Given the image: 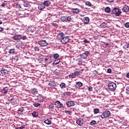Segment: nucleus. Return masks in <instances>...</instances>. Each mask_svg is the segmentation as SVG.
Instances as JSON below:
<instances>
[{
  "instance_id": "nucleus-1",
  "label": "nucleus",
  "mask_w": 129,
  "mask_h": 129,
  "mask_svg": "<svg viewBox=\"0 0 129 129\" xmlns=\"http://www.w3.org/2000/svg\"><path fill=\"white\" fill-rule=\"evenodd\" d=\"M80 74H81L80 70L79 69H76L74 73H72L69 75V77L70 78H75V77L79 76Z\"/></svg>"
},
{
  "instance_id": "nucleus-2",
  "label": "nucleus",
  "mask_w": 129,
  "mask_h": 129,
  "mask_svg": "<svg viewBox=\"0 0 129 129\" xmlns=\"http://www.w3.org/2000/svg\"><path fill=\"white\" fill-rule=\"evenodd\" d=\"M8 101L12 104V105H16L18 104L19 101L18 100V96H14L8 98Z\"/></svg>"
},
{
  "instance_id": "nucleus-3",
  "label": "nucleus",
  "mask_w": 129,
  "mask_h": 129,
  "mask_svg": "<svg viewBox=\"0 0 129 129\" xmlns=\"http://www.w3.org/2000/svg\"><path fill=\"white\" fill-rule=\"evenodd\" d=\"M52 62V57L51 56H46L44 58L43 60V65H44V67H47L49 64H51Z\"/></svg>"
},
{
  "instance_id": "nucleus-4",
  "label": "nucleus",
  "mask_w": 129,
  "mask_h": 129,
  "mask_svg": "<svg viewBox=\"0 0 129 129\" xmlns=\"http://www.w3.org/2000/svg\"><path fill=\"white\" fill-rule=\"evenodd\" d=\"M110 111L108 110H106L104 111L101 115H100V117L101 118H102V119L104 118H106L107 117H109L111 115Z\"/></svg>"
},
{
  "instance_id": "nucleus-5",
  "label": "nucleus",
  "mask_w": 129,
  "mask_h": 129,
  "mask_svg": "<svg viewBox=\"0 0 129 129\" xmlns=\"http://www.w3.org/2000/svg\"><path fill=\"white\" fill-rule=\"evenodd\" d=\"M121 14V12L119 9L115 8L112 10L111 15H115L116 17H119Z\"/></svg>"
},
{
  "instance_id": "nucleus-6",
  "label": "nucleus",
  "mask_w": 129,
  "mask_h": 129,
  "mask_svg": "<svg viewBox=\"0 0 129 129\" xmlns=\"http://www.w3.org/2000/svg\"><path fill=\"white\" fill-rule=\"evenodd\" d=\"M108 87L111 91H114L116 89V84L113 82L109 83L108 85Z\"/></svg>"
},
{
  "instance_id": "nucleus-7",
  "label": "nucleus",
  "mask_w": 129,
  "mask_h": 129,
  "mask_svg": "<svg viewBox=\"0 0 129 129\" xmlns=\"http://www.w3.org/2000/svg\"><path fill=\"white\" fill-rule=\"evenodd\" d=\"M38 44L41 47H46L48 46V42L45 40H42L38 41Z\"/></svg>"
},
{
  "instance_id": "nucleus-8",
  "label": "nucleus",
  "mask_w": 129,
  "mask_h": 129,
  "mask_svg": "<svg viewBox=\"0 0 129 129\" xmlns=\"http://www.w3.org/2000/svg\"><path fill=\"white\" fill-rule=\"evenodd\" d=\"M1 92L2 94H3L4 95L7 94V93L8 92H9V88H8V87H6L3 88L1 91Z\"/></svg>"
},
{
  "instance_id": "nucleus-9",
  "label": "nucleus",
  "mask_w": 129,
  "mask_h": 129,
  "mask_svg": "<svg viewBox=\"0 0 129 129\" xmlns=\"http://www.w3.org/2000/svg\"><path fill=\"white\" fill-rule=\"evenodd\" d=\"M35 100H37L38 102H43L44 100H45V98L44 97H43V96L39 95L37 96V98L35 99Z\"/></svg>"
},
{
  "instance_id": "nucleus-10",
  "label": "nucleus",
  "mask_w": 129,
  "mask_h": 129,
  "mask_svg": "<svg viewBox=\"0 0 129 129\" xmlns=\"http://www.w3.org/2000/svg\"><path fill=\"white\" fill-rule=\"evenodd\" d=\"M62 44H67L69 42V38L68 37H64L61 39Z\"/></svg>"
},
{
  "instance_id": "nucleus-11",
  "label": "nucleus",
  "mask_w": 129,
  "mask_h": 129,
  "mask_svg": "<svg viewBox=\"0 0 129 129\" xmlns=\"http://www.w3.org/2000/svg\"><path fill=\"white\" fill-rule=\"evenodd\" d=\"M66 104L68 107H71V106H74L75 105V103L73 101H69L66 102Z\"/></svg>"
},
{
  "instance_id": "nucleus-12",
  "label": "nucleus",
  "mask_w": 129,
  "mask_h": 129,
  "mask_svg": "<svg viewBox=\"0 0 129 129\" xmlns=\"http://www.w3.org/2000/svg\"><path fill=\"white\" fill-rule=\"evenodd\" d=\"M55 105L57 107V108H62L63 107V104L59 101H57L55 103Z\"/></svg>"
},
{
  "instance_id": "nucleus-13",
  "label": "nucleus",
  "mask_w": 129,
  "mask_h": 129,
  "mask_svg": "<svg viewBox=\"0 0 129 129\" xmlns=\"http://www.w3.org/2000/svg\"><path fill=\"white\" fill-rule=\"evenodd\" d=\"M14 40H19L22 39V35H16L12 37Z\"/></svg>"
},
{
  "instance_id": "nucleus-14",
  "label": "nucleus",
  "mask_w": 129,
  "mask_h": 129,
  "mask_svg": "<svg viewBox=\"0 0 129 129\" xmlns=\"http://www.w3.org/2000/svg\"><path fill=\"white\" fill-rule=\"evenodd\" d=\"M77 123L80 126L83 124V119L79 118L78 120H77Z\"/></svg>"
},
{
  "instance_id": "nucleus-15",
  "label": "nucleus",
  "mask_w": 129,
  "mask_h": 129,
  "mask_svg": "<svg viewBox=\"0 0 129 129\" xmlns=\"http://www.w3.org/2000/svg\"><path fill=\"white\" fill-rule=\"evenodd\" d=\"M83 85V84L81 83V82H78L77 83H76V88H78V89H79L80 87H82Z\"/></svg>"
},
{
  "instance_id": "nucleus-16",
  "label": "nucleus",
  "mask_w": 129,
  "mask_h": 129,
  "mask_svg": "<svg viewBox=\"0 0 129 129\" xmlns=\"http://www.w3.org/2000/svg\"><path fill=\"white\" fill-rule=\"evenodd\" d=\"M122 11L123 13H128V12H129V7L127 6H125L122 9Z\"/></svg>"
},
{
  "instance_id": "nucleus-17",
  "label": "nucleus",
  "mask_w": 129,
  "mask_h": 129,
  "mask_svg": "<svg viewBox=\"0 0 129 129\" xmlns=\"http://www.w3.org/2000/svg\"><path fill=\"white\" fill-rule=\"evenodd\" d=\"M61 72H62V71L58 68L57 69H56L55 71H54L53 73L55 75H59Z\"/></svg>"
},
{
  "instance_id": "nucleus-18",
  "label": "nucleus",
  "mask_w": 129,
  "mask_h": 129,
  "mask_svg": "<svg viewBox=\"0 0 129 129\" xmlns=\"http://www.w3.org/2000/svg\"><path fill=\"white\" fill-rule=\"evenodd\" d=\"M30 92L32 94H37L38 93V89L35 88H33V89L30 90Z\"/></svg>"
},
{
  "instance_id": "nucleus-19",
  "label": "nucleus",
  "mask_w": 129,
  "mask_h": 129,
  "mask_svg": "<svg viewBox=\"0 0 129 129\" xmlns=\"http://www.w3.org/2000/svg\"><path fill=\"white\" fill-rule=\"evenodd\" d=\"M48 85L50 86V87H53L54 86H56V82L55 81L49 82Z\"/></svg>"
},
{
  "instance_id": "nucleus-20",
  "label": "nucleus",
  "mask_w": 129,
  "mask_h": 129,
  "mask_svg": "<svg viewBox=\"0 0 129 129\" xmlns=\"http://www.w3.org/2000/svg\"><path fill=\"white\" fill-rule=\"evenodd\" d=\"M89 18L88 17H85L83 19V22L85 24H88L89 23Z\"/></svg>"
},
{
  "instance_id": "nucleus-21",
  "label": "nucleus",
  "mask_w": 129,
  "mask_h": 129,
  "mask_svg": "<svg viewBox=\"0 0 129 129\" xmlns=\"http://www.w3.org/2000/svg\"><path fill=\"white\" fill-rule=\"evenodd\" d=\"M9 72H10L6 69L2 70L1 71V73H2V74H4V75H6V74H9Z\"/></svg>"
},
{
  "instance_id": "nucleus-22",
  "label": "nucleus",
  "mask_w": 129,
  "mask_h": 129,
  "mask_svg": "<svg viewBox=\"0 0 129 129\" xmlns=\"http://www.w3.org/2000/svg\"><path fill=\"white\" fill-rule=\"evenodd\" d=\"M45 6L44 4V3H42L40 5H39L38 6V9L39 10H40V11H42V10H44V9H45Z\"/></svg>"
},
{
  "instance_id": "nucleus-23",
  "label": "nucleus",
  "mask_w": 129,
  "mask_h": 129,
  "mask_svg": "<svg viewBox=\"0 0 129 129\" xmlns=\"http://www.w3.org/2000/svg\"><path fill=\"white\" fill-rule=\"evenodd\" d=\"M43 5H44L45 7H49V6L51 5V2L49 1H45L43 3Z\"/></svg>"
},
{
  "instance_id": "nucleus-24",
  "label": "nucleus",
  "mask_w": 129,
  "mask_h": 129,
  "mask_svg": "<svg viewBox=\"0 0 129 129\" xmlns=\"http://www.w3.org/2000/svg\"><path fill=\"white\" fill-rule=\"evenodd\" d=\"M54 65H58L59 63H61V61L60 60V59L59 58H55V59L54 60L53 62Z\"/></svg>"
},
{
  "instance_id": "nucleus-25",
  "label": "nucleus",
  "mask_w": 129,
  "mask_h": 129,
  "mask_svg": "<svg viewBox=\"0 0 129 129\" xmlns=\"http://www.w3.org/2000/svg\"><path fill=\"white\" fill-rule=\"evenodd\" d=\"M60 67H66L67 66V63L66 61H63V62H60Z\"/></svg>"
},
{
  "instance_id": "nucleus-26",
  "label": "nucleus",
  "mask_w": 129,
  "mask_h": 129,
  "mask_svg": "<svg viewBox=\"0 0 129 129\" xmlns=\"http://www.w3.org/2000/svg\"><path fill=\"white\" fill-rule=\"evenodd\" d=\"M59 86L60 88H61V89H65V88H66V84L64 83H61L60 84Z\"/></svg>"
},
{
  "instance_id": "nucleus-27",
  "label": "nucleus",
  "mask_w": 129,
  "mask_h": 129,
  "mask_svg": "<svg viewBox=\"0 0 129 129\" xmlns=\"http://www.w3.org/2000/svg\"><path fill=\"white\" fill-rule=\"evenodd\" d=\"M44 122L45 123H46V124H48V125H50L51 124V123H52V121L50 119H47L44 121Z\"/></svg>"
},
{
  "instance_id": "nucleus-28",
  "label": "nucleus",
  "mask_w": 129,
  "mask_h": 129,
  "mask_svg": "<svg viewBox=\"0 0 129 129\" xmlns=\"http://www.w3.org/2000/svg\"><path fill=\"white\" fill-rule=\"evenodd\" d=\"M72 11L74 14H78L79 13V9L78 8L73 9Z\"/></svg>"
},
{
  "instance_id": "nucleus-29",
  "label": "nucleus",
  "mask_w": 129,
  "mask_h": 129,
  "mask_svg": "<svg viewBox=\"0 0 129 129\" xmlns=\"http://www.w3.org/2000/svg\"><path fill=\"white\" fill-rule=\"evenodd\" d=\"M32 116L33 117H37L39 115V113L37 111H34L32 113Z\"/></svg>"
},
{
  "instance_id": "nucleus-30",
  "label": "nucleus",
  "mask_w": 129,
  "mask_h": 129,
  "mask_svg": "<svg viewBox=\"0 0 129 129\" xmlns=\"http://www.w3.org/2000/svg\"><path fill=\"white\" fill-rule=\"evenodd\" d=\"M63 36H64V33H63V32L58 33L57 34V38L58 39H61V38H62L63 37Z\"/></svg>"
},
{
  "instance_id": "nucleus-31",
  "label": "nucleus",
  "mask_w": 129,
  "mask_h": 129,
  "mask_svg": "<svg viewBox=\"0 0 129 129\" xmlns=\"http://www.w3.org/2000/svg\"><path fill=\"white\" fill-rule=\"evenodd\" d=\"M81 58H82V59H87V55H86L84 53H82L81 55Z\"/></svg>"
},
{
  "instance_id": "nucleus-32",
  "label": "nucleus",
  "mask_w": 129,
  "mask_h": 129,
  "mask_svg": "<svg viewBox=\"0 0 129 129\" xmlns=\"http://www.w3.org/2000/svg\"><path fill=\"white\" fill-rule=\"evenodd\" d=\"M100 110L98 108L94 109V113L95 114H97V113H99Z\"/></svg>"
},
{
  "instance_id": "nucleus-33",
  "label": "nucleus",
  "mask_w": 129,
  "mask_h": 129,
  "mask_svg": "<svg viewBox=\"0 0 129 129\" xmlns=\"http://www.w3.org/2000/svg\"><path fill=\"white\" fill-rule=\"evenodd\" d=\"M60 21L61 22H67V17L65 16H62L60 18Z\"/></svg>"
},
{
  "instance_id": "nucleus-34",
  "label": "nucleus",
  "mask_w": 129,
  "mask_h": 129,
  "mask_svg": "<svg viewBox=\"0 0 129 129\" xmlns=\"http://www.w3.org/2000/svg\"><path fill=\"white\" fill-rule=\"evenodd\" d=\"M34 106H35V107H38V106H41V104L35 102L34 104H33Z\"/></svg>"
},
{
  "instance_id": "nucleus-35",
  "label": "nucleus",
  "mask_w": 129,
  "mask_h": 129,
  "mask_svg": "<svg viewBox=\"0 0 129 129\" xmlns=\"http://www.w3.org/2000/svg\"><path fill=\"white\" fill-rule=\"evenodd\" d=\"M105 12L106 13H110V8L107 7L105 9Z\"/></svg>"
},
{
  "instance_id": "nucleus-36",
  "label": "nucleus",
  "mask_w": 129,
  "mask_h": 129,
  "mask_svg": "<svg viewBox=\"0 0 129 129\" xmlns=\"http://www.w3.org/2000/svg\"><path fill=\"white\" fill-rule=\"evenodd\" d=\"M94 124H96V121L93 120L91 122H90V125H94Z\"/></svg>"
},
{
  "instance_id": "nucleus-37",
  "label": "nucleus",
  "mask_w": 129,
  "mask_h": 129,
  "mask_svg": "<svg viewBox=\"0 0 129 129\" xmlns=\"http://www.w3.org/2000/svg\"><path fill=\"white\" fill-rule=\"evenodd\" d=\"M86 6H88V7H92V4L90 2H87L85 3Z\"/></svg>"
},
{
  "instance_id": "nucleus-38",
  "label": "nucleus",
  "mask_w": 129,
  "mask_h": 129,
  "mask_svg": "<svg viewBox=\"0 0 129 129\" xmlns=\"http://www.w3.org/2000/svg\"><path fill=\"white\" fill-rule=\"evenodd\" d=\"M7 6H8V2L7 1H4L2 4V7H7Z\"/></svg>"
},
{
  "instance_id": "nucleus-39",
  "label": "nucleus",
  "mask_w": 129,
  "mask_h": 129,
  "mask_svg": "<svg viewBox=\"0 0 129 129\" xmlns=\"http://www.w3.org/2000/svg\"><path fill=\"white\" fill-rule=\"evenodd\" d=\"M53 58H54V59H58V58H59V54H58V53L54 54Z\"/></svg>"
},
{
  "instance_id": "nucleus-40",
  "label": "nucleus",
  "mask_w": 129,
  "mask_h": 129,
  "mask_svg": "<svg viewBox=\"0 0 129 129\" xmlns=\"http://www.w3.org/2000/svg\"><path fill=\"white\" fill-rule=\"evenodd\" d=\"M16 8L17 9H23V7H22V5L20 4H17L15 6Z\"/></svg>"
},
{
  "instance_id": "nucleus-41",
  "label": "nucleus",
  "mask_w": 129,
  "mask_h": 129,
  "mask_svg": "<svg viewBox=\"0 0 129 129\" xmlns=\"http://www.w3.org/2000/svg\"><path fill=\"white\" fill-rule=\"evenodd\" d=\"M72 21V18H71V16H69L67 17V22H71Z\"/></svg>"
},
{
  "instance_id": "nucleus-42",
  "label": "nucleus",
  "mask_w": 129,
  "mask_h": 129,
  "mask_svg": "<svg viewBox=\"0 0 129 129\" xmlns=\"http://www.w3.org/2000/svg\"><path fill=\"white\" fill-rule=\"evenodd\" d=\"M9 53H10V54H14V53H15V49H11Z\"/></svg>"
},
{
  "instance_id": "nucleus-43",
  "label": "nucleus",
  "mask_w": 129,
  "mask_h": 129,
  "mask_svg": "<svg viewBox=\"0 0 129 129\" xmlns=\"http://www.w3.org/2000/svg\"><path fill=\"white\" fill-rule=\"evenodd\" d=\"M125 28H129V22H126L124 24Z\"/></svg>"
},
{
  "instance_id": "nucleus-44",
  "label": "nucleus",
  "mask_w": 129,
  "mask_h": 129,
  "mask_svg": "<svg viewBox=\"0 0 129 129\" xmlns=\"http://www.w3.org/2000/svg\"><path fill=\"white\" fill-rule=\"evenodd\" d=\"M88 90L89 91H92V90H93L92 87H91V86H89L88 87Z\"/></svg>"
},
{
  "instance_id": "nucleus-45",
  "label": "nucleus",
  "mask_w": 129,
  "mask_h": 129,
  "mask_svg": "<svg viewBox=\"0 0 129 129\" xmlns=\"http://www.w3.org/2000/svg\"><path fill=\"white\" fill-rule=\"evenodd\" d=\"M18 111H20V112H23V111H24V107H21L19 108Z\"/></svg>"
},
{
  "instance_id": "nucleus-46",
  "label": "nucleus",
  "mask_w": 129,
  "mask_h": 129,
  "mask_svg": "<svg viewBox=\"0 0 129 129\" xmlns=\"http://www.w3.org/2000/svg\"><path fill=\"white\" fill-rule=\"evenodd\" d=\"M85 53V55H86L87 56H88L89 55V54H90V52L89 51H85V53Z\"/></svg>"
},
{
  "instance_id": "nucleus-47",
  "label": "nucleus",
  "mask_w": 129,
  "mask_h": 129,
  "mask_svg": "<svg viewBox=\"0 0 129 129\" xmlns=\"http://www.w3.org/2000/svg\"><path fill=\"white\" fill-rule=\"evenodd\" d=\"M23 5L24 7H25V8H28V7H29V4L26 3V2H24Z\"/></svg>"
},
{
  "instance_id": "nucleus-48",
  "label": "nucleus",
  "mask_w": 129,
  "mask_h": 129,
  "mask_svg": "<svg viewBox=\"0 0 129 129\" xmlns=\"http://www.w3.org/2000/svg\"><path fill=\"white\" fill-rule=\"evenodd\" d=\"M126 93L129 94V86H127L126 88Z\"/></svg>"
},
{
  "instance_id": "nucleus-49",
  "label": "nucleus",
  "mask_w": 129,
  "mask_h": 129,
  "mask_svg": "<svg viewBox=\"0 0 129 129\" xmlns=\"http://www.w3.org/2000/svg\"><path fill=\"white\" fill-rule=\"evenodd\" d=\"M38 61H44V58L41 56H39L38 57Z\"/></svg>"
},
{
  "instance_id": "nucleus-50",
  "label": "nucleus",
  "mask_w": 129,
  "mask_h": 129,
  "mask_svg": "<svg viewBox=\"0 0 129 129\" xmlns=\"http://www.w3.org/2000/svg\"><path fill=\"white\" fill-rule=\"evenodd\" d=\"M65 112L66 113H68V114H71V113H72V112L71 111L68 110H66Z\"/></svg>"
},
{
  "instance_id": "nucleus-51",
  "label": "nucleus",
  "mask_w": 129,
  "mask_h": 129,
  "mask_svg": "<svg viewBox=\"0 0 129 129\" xmlns=\"http://www.w3.org/2000/svg\"><path fill=\"white\" fill-rule=\"evenodd\" d=\"M35 50L36 51H40V48H39V47H38V46H36L35 47Z\"/></svg>"
},
{
  "instance_id": "nucleus-52",
  "label": "nucleus",
  "mask_w": 129,
  "mask_h": 129,
  "mask_svg": "<svg viewBox=\"0 0 129 129\" xmlns=\"http://www.w3.org/2000/svg\"><path fill=\"white\" fill-rule=\"evenodd\" d=\"M82 63H83V60H79V61H78V64L79 65H82Z\"/></svg>"
},
{
  "instance_id": "nucleus-53",
  "label": "nucleus",
  "mask_w": 129,
  "mask_h": 129,
  "mask_svg": "<svg viewBox=\"0 0 129 129\" xmlns=\"http://www.w3.org/2000/svg\"><path fill=\"white\" fill-rule=\"evenodd\" d=\"M107 73H111V69H108L107 70Z\"/></svg>"
},
{
  "instance_id": "nucleus-54",
  "label": "nucleus",
  "mask_w": 129,
  "mask_h": 129,
  "mask_svg": "<svg viewBox=\"0 0 129 129\" xmlns=\"http://www.w3.org/2000/svg\"><path fill=\"white\" fill-rule=\"evenodd\" d=\"M27 36H23V37H22V38L21 39H22V40H27Z\"/></svg>"
},
{
  "instance_id": "nucleus-55",
  "label": "nucleus",
  "mask_w": 129,
  "mask_h": 129,
  "mask_svg": "<svg viewBox=\"0 0 129 129\" xmlns=\"http://www.w3.org/2000/svg\"><path fill=\"white\" fill-rule=\"evenodd\" d=\"M101 27H102V28H106V26L104 25V24H103V23L101 25Z\"/></svg>"
},
{
  "instance_id": "nucleus-56",
  "label": "nucleus",
  "mask_w": 129,
  "mask_h": 129,
  "mask_svg": "<svg viewBox=\"0 0 129 129\" xmlns=\"http://www.w3.org/2000/svg\"><path fill=\"white\" fill-rule=\"evenodd\" d=\"M107 2H108V3H113L114 1L113 0H107Z\"/></svg>"
},
{
  "instance_id": "nucleus-57",
  "label": "nucleus",
  "mask_w": 129,
  "mask_h": 129,
  "mask_svg": "<svg viewBox=\"0 0 129 129\" xmlns=\"http://www.w3.org/2000/svg\"><path fill=\"white\" fill-rule=\"evenodd\" d=\"M84 43H89V41H88L87 40V39H85V40H84Z\"/></svg>"
},
{
  "instance_id": "nucleus-58",
  "label": "nucleus",
  "mask_w": 129,
  "mask_h": 129,
  "mask_svg": "<svg viewBox=\"0 0 129 129\" xmlns=\"http://www.w3.org/2000/svg\"><path fill=\"white\" fill-rule=\"evenodd\" d=\"M71 93H70V92H67V95L70 96L71 95Z\"/></svg>"
},
{
  "instance_id": "nucleus-59",
  "label": "nucleus",
  "mask_w": 129,
  "mask_h": 129,
  "mask_svg": "<svg viewBox=\"0 0 129 129\" xmlns=\"http://www.w3.org/2000/svg\"><path fill=\"white\" fill-rule=\"evenodd\" d=\"M21 129L25 128V125H22L21 127H20Z\"/></svg>"
},
{
  "instance_id": "nucleus-60",
  "label": "nucleus",
  "mask_w": 129,
  "mask_h": 129,
  "mask_svg": "<svg viewBox=\"0 0 129 129\" xmlns=\"http://www.w3.org/2000/svg\"><path fill=\"white\" fill-rule=\"evenodd\" d=\"M2 31H4V29L2 27H0V32H2Z\"/></svg>"
},
{
  "instance_id": "nucleus-61",
  "label": "nucleus",
  "mask_w": 129,
  "mask_h": 129,
  "mask_svg": "<svg viewBox=\"0 0 129 129\" xmlns=\"http://www.w3.org/2000/svg\"><path fill=\"white\" fill-rule=\"evenodd\" d=\"M126 78H129V73L126 74Z\"/></svg>"
},
{
  "instance_id": "nucleus-62",
  "label": "nucleus",
  "mask_w": 129,
  "mask_h": 129,
  "mask_svg": "<svg viewBox=\"0 0 129 129\" xmlns=\"http://www.w3.org/2000/svg\"><path fill=\"white\" fill-rule=\"evenodd\" d=\"M126 48H129V43L126 44Z\"/></svg>"
},
{
  "instance_id": "nucleus-63",
  "label": "nucleus",
  "mask_w": 129,
  "mask_h": 129,
  "mask_svg": "<svg viewBox=\"0 0 129 129\" xmlns=\"http://www.w3.org/2000/svg\"><path fill=\"white\" fill-rule=\"evenodd\" d=\"M15 129H21L20 127H16Z\"/></svg>"
},
{
  "instance_id": "nucleus-64",
  "label": "nucleus",
  "mask_w": 129,
  "mask_h": 129,
  "mask_svg": "<svg viewBox=\"0 0 129 129\" xmlns=\"http://www.w3.org/2000/svg\"><path fill=\"white\" fill-rule=\"evenodd\" d=\"M19 0H13V2H18Z\"/></svg>"
}]
</instances>
